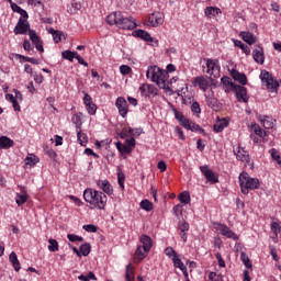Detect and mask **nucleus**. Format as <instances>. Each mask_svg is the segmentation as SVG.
I'll return each mask as SVG.
<instances>
[{"mask_svg":"<svg viewBox=\"0 0 281 281\" xmlns=\"http://www.w3.org/2000/svg\"><path fill=\"white\" fill-rule=\"evenodd\" d=\"M109 25H116L120 30H135L137 22L133 16L124 18L122 11H114L106 16Z\"/></svg>","mask_w":281,"mask_h":281,"instance_id":"1","label":"nucleus"},{"mask_svg":"<svg viewBox=\"0 0 281 281\" xmlns=\"http://www.w3.org/2000/svg\"><path fill=\"white\" fill-rule=\"evenodd\" d=\"M231 76H232L233 80H235L236 82H239V85H241L243 87H245V85H247V75L246 74L239 72L236 69H232Z\"/></svg>","mask_w":281,"mask_h":281,"instance_id":"16","label":"nucleus"},{"mask_svg":"<svg viewBox=\"0 0 281 281\" xmlns=\"http://www.w3.org/2000/svg\"><path fill=\"white\" fill-rule=\"evenodd\" d=\"M53 40L55 41V43H60V41H63V33L57 31L53 34Z\"/></svg>","mask_w":281,"mask_h":281,"instance_id":"61","label":"nucleus"},{"mask_svg":"<svg viewBox=\"0 0 281 281\" xmlns=\"http://www.w3.org/2000/svg\"><path fill=\"white\" fill-rule=\"evenodd\" d=\"M200 170L209 183H218V176L207 166H201Z\"/></svg>","mask_w":281,"mask_h":281,"instance_id":"11","label":"nucleus"},{"mask_svg":"<svg viewBox=\"0 0 281 281\" xmlns=\"http://www.w3.org/2000/svg\"><path fill=\"white\" fill-rule=\"evenodd\" d=\"M14 146V140L9 138L8 136L0 137V150H8Z\"/></svg>","mask_w":281,"mask_h":281,"instance_id":"23","label":"nucleus"},{"mask_svg":"<svg viewBox=\"0 0 281 281\" xmlns=\"http://www.w3.org/2000/svg\"><path fill=\"white\" fill-rule=\"evenodd\" d=\"M133 127H123L121 133L119 134L121 139H126V137H132Z\"/></svg>","mask_w":281,"mask_h":281,"instance_id":"38","label":"nucleus"},{"mask_svg":"<svg viewBox=\"0 0 281 281\" xmlns=\"http://www.w3.org/2000/svg\"><path fill=\"white\" fill-rule=\"evenodd\" d=\"M48 243H49L48 251H52V252L58 251V240L50 238L48 239Z\"/></svg>","mask_w":281,"mask_h":281,"instance_id":"42","label":"nucleus"},{"mask_svg":"<svg viewBox=\"0 0 281 281\" xmlns=\"http://www.w3.org/2000/svg\"><path fill=\"white\" fill-rule=\"evenodd\" d=\"M173 212H175V215L177 216V218H179V216H181V214L183 212V205L178 204V205L173 206Z\"/></svg>","mask_w":281,"mask_h":281,"instance_id":"55","label":"nucleus"},{"mask_svg":"<svg viewBox=\"0 0 281 281\" xmlns=\"http://www.w3.org/2000/svg\"><path fill=\"white\" fill-rule=\"evenodd\" d=\"M204 63H206V74L209 76H213V78L221 76V65H218V60L204 58Z\"/></svg>","mask_w":281,"mask_h":281,"instance_id":"6","label":"nucleus"},{"mask_svg":"<svg viewBox=\"0 0 281 281\" xmlns=\"http://www.w3.org/2000/svg\"><path fill=\"white\" fill-rule=\"evenodd\" d=\"M86 109H87L89 115H95V113L98 111V105H95V103H90V104L86 105Z\"/></svg>","mask_w":281,"mask_h":281,"instance_id":"48","label":"nucleus"},{"mask_svg":"<svg viewBox=\"0 0 281 281\" xmlns=\"http://www.w3.org/2000/svg\"><path fill=\"white\" fill-rule=\"evenodd\" d=\"M146 76L151 82H156L159 89H168V71L161 70L157 66H149Z\"/></svg>","mask_w":281,"mask_h":281,"instance_id":"3","label":"nucleus"},{"mask_svg":"<svg viewBox=\"0 0 281 281\" xmlns=\"http://www.w3.org/2000/svg\"><path fill=\"white\" fill-rule=\"evenodd\" d=\"M236 94L238 102H245L247 104L249 102V95H247V88L244 86L237 85L233 88V90Z\"/></svg>","mask_w":281,"mask_h":281,"instance_id":"9","label":"nucleus"},{"mask_svg":"<svg viewBox=\"0 0 281 281\" xmlns=\"http://www.w3.org/2000/svg\"><path fill=\"white\" fill-rule=\"evenodd\" d=\"M27 199H29V195L25 192L16 193L15 195L16 205H19V207H21V205H25V203H27Z\"/></svg>","mask_w":281,"mask_h":281,"instance_id":"29","label":"nucleus"},{"mask_svg":"<svg viewBox=\"0 0 281 281\" xmlns=\"http://www.w3.org/2000/svg\"><path fill=\"white\" fill-rule=\"evenodd\" d=\"M67 238L70 240V243H82L85 240V238L74 234H68Z\"/></svg>","mask_w":281,"mask_h":281,"instance_id":"47","label":"nucleus"},{"mask_svg":"<svg viewBox=\"0 0 281 281\" xmlns=\"http://www.w3.org/2000/svg\"><path fill=\"white\" fill-rule=\"evenodd\" d=\"M222 83L224 85V87H229L231 91L234 90V88L237 86V83H235L234 81H232V78L224 76L222 77Z\"/></svg>","mask_w":281,"mask_h":281,"instance_id":"35","label":"nucleus"},{"mask_svg":"<svg viewBox=\"0 0 281 281\" xmlns=\"http://www.w3.org/2000/svg\"><path fill=\"white\" fill-rule=\"evenodd\" d=\"M252 58L258 65H265V49L260 46L252 50Z\"/></svg>","mask_w":281,"mask_h":281,"instance_id":"18","label":"nucleus"},{"mask_svg":"<svg viewBox=\"0 0 281 281\" xmlns=\"http://www.w3.org/2000/svg\"><path fill=\"white\" fill-rule=\"evenodd\" d=\"M183 128H187V131H192V133H200L202 135H207L205 133V130H203L199 124L188 120L187 123H184Z\"/></svg>","mask_w":281,"mask_h":281,"instance_id":"19","label":"nucleus"},{"mask_svg":"<svg viewBox=\"0 0 281 281\" xmlns=\"http://www.w3.org/2000/svg\"><path fill=\"white\" fill-rule=\"evenodd\" d=\"M10 262L13 265L14 271H21V262H19V257L16 252H11L9 256Z\"/></svg>","mask_w":281,"mask_h":281,"instance_id":"28","label":"nucleus"},{"mask_svg":"<svg viewBox=\"0 0 281 281\" xmlns=\"http://www.w3.org/2000/svg\"><path fill=\"white\" fill-rule=\"evenodd\" d=\"M240 36L248 45H254L256 43V36L250 32H241Z\"/></svg>","mask_w":281,"mask_h":281,"instance_id":"27","label":"nucleus"},{"mask_svg":"<svg viewBox=\"0 0 281 281\" xmlns=\"http://www.w3.org/2000/svg\"><path fill=\"white\" fill-rule=\"evenodd\" d=\"M83 229L86 232H90L92 234H95V232H98V226H95L93 224H88V225H83Z\"/></svg>","mask_w":281,"mask_h":281,"instance_id":"54","label":"nucleus"},{"mask_svg":"<svg viewBox=\"0 0 281 281\" xmlns=\"http://www.w3.org/2000/svg\"><path fill=\"white\" fill-rule=\"evenodd\" d=\"M132 71L133 69L128 65L120 66V72L122 74V76H128V74H131Z\"/></svg>","mask_w":281,"mask_h":281,"instance_id":"49","label":"nucleus"},{"mask_svg":"<svg viewBox=\"0 0 281 281\" xmlns=\"http://www.w3.org/2000/svg\"><path fill=\"white\" fill-rule=\"evenodd\" d=\"M29 5H34V8L41 5V8H45V4H43V1L41 0H29L27 1Z\"/></svg>","mask_w":281,"mask_h":281,"instance_id":"57","label":"nucleus"},{"mask_svg":"<svg viewBox=\"0 0 281 281\" xmlns=\"http://www.w3.org/2000/svg\"><path fill=\"white\" fill-rule=\"evenodd\" d=\"M234 44L235 47H239V49H241L244 54H246V56H249V54H251V49L249 48V46L243 44V42L235 40Z\"/></svg>","mask_w":281,"mask_h":281,"instance_id":"34","label":"nucleus"},{"mask_svg":"<svg viewBox=\"0 0 281 281\" xmlns=\"http://www.w3.org/2000/svg\"><path fill=\"white\" fill-rule=\"evenodd\" d=\"M214 247H216V249H221L223 247V239H221V237H214Z\"/></svg>","mask_w":281,"mask_h":281,"instance_id":"62","label":"nucleus"},{"mask_svg":"<svg viewBox=\"0 0 281 281\" xmlns=\"http://www.w3.org/2000/svg\"><path fill=\"white\" fill-rule=\"evenodd\" d=\"M149 250L144 249V246H138L136 248L134 258L137 262H142L146 256H148Z\"/></svg>","mask_w":281,"mask_h":281,"instance_id":"24","label":"nucleus"},{"mask_svg":"<svg viewBox=\"0 0 281 281\" xmlns=\"http://www.w3.org/2000/svg\"><path fill=\"white\" fill-rule=\"evenodd\" d=\"M263 126L265 128H273V123L269 121V116H265Z\"/></svg>","mask_w":281,"mask_h":281,"instance_id":"64","label":"nucleus"},{"mask_svg":"<svg viewBox=\"0 0 281 281\" xmlns=\"http://www.w3.org/2000/svg\"><path fill=\"white\" fill-rule=\"evenodd\" d=\"M116 148L120 153H124L125 155H130V153H133L131 147L117 142L116 143Z\"/></svg>","mask_w":281,"mask_h":281,"instance_id":"40","label":"nucleus"},{"mask_svg":"<svg viewBox=\"0 0 281 281\" xmlns=\"http://www.w3.org/2000/svg\"><path fill=\"white\" fill-rule=\"evenodd\" d=\"M165 254L168 256V258H177V256H179V254H177L172 247H167L165 249Z\"/></svg>","mask_w":281,"mask_h":281,"instance_id":"50","label":"nucleus"},{"mask_svg":"<svg viewBox=\"0 0 281 281\" xmlns=\"http://www.w3.org/2000/svg\"><path fill=\"white\" fill-rule=\"evenodd\" d=\"M30 22H27V20L20 18L13 32L15 35H23V34H27V32H30Z\"/></svg>","mask_w":281,"mask_h":281,"instance_id":"10","label":"nucleus"},{"mask_svg":"<svg viewBox=\"0 0 281 281\" xmlns=\"http://www.w3.org/2000/svg\"><path fill=\"white\" fill-rule=\"evenodd\" d=\"M75 58H76V60H78L79 65H83V67H89V63L85 61V58L79 56L78 53Z\"/></svg>","mask_w":281,"mask_h":281,"instance_id":"63","label":"nucleus"},{"mask_svg":"<svg viewBox=\"0 0 281 281\" xmlns=\"http://www.w3.org/2000/svg\"><path fill=\"white\" fill-rule=\"evenodd\" d=\"M240 260L246 269H251V267H252L251 260H249V256H247V254L241 252Z\"/></svg>","mask_w":281,"mask_h":281,"instance_id":"39","label":"nucleus"},{"mask_svg":"<svg viewBox=\"0 0 281 281\" xmlns=\"http://www.w3.org/2000/svg\"><path fill=\"white\" fill-rule=\"evenodd\" d=\"M142 210H145L146 212H150L153 210V202L148 200H143L140 202Z\"/></svg>","mask_w":281,"mask_h":281,"instance_id":"43","label":"nucleus"},{"mask_svg":"<svg viewBox=\"0 0 281 281\" xmlns=\"http://www.w3.org/2000/svg\"><path fill=\"white\" fill-rule=\"evenodd\" d=\"M171 260H172V262H173V266H175L176 268L180 269V271H181V269H184V268H186V265H183V261H181V260L179 259V256H177L176 258H171Z\"/></svg>","mask_w":281,"mask_h":281,"instance_id":"46","label":"nucleus"},{"mask_svg":"<svg viewBox=\"0 0 281 281\" xmlns=\"http://www.w3.org/2000/svg\"><path fill=\"white\" fill-rule=\"evenodd\" d=\"M169 106L176 117V120H178L180 126H184L186 124H188V120L183 113L179 112V110H177V108H175V105H172L171 103H169Z\"/></svg>","mask_w":281,"mask_h":281,"instance_id":"20","label":"nucleus"},{"mask_svg":"<svg viewBox=\"0 0 281 281\" xmlns=\"http://www.w3.org/2000/svg\"><path fill=\"white\" fill-rule=\"evenodd\" d=\"M228 126H229V119L224 117L215 122V124L213 125V130L215 133H223V131H225V128H227Z\"/></svg>","mask_w":281,"mask_h":281,"instance_id":"17","label":"nucleus"},{"mask_svg":"<svg viewBox=\"0 0 281 281\" xmlns=\"http://www.w3.org/2000/svg\"><path fill=\"white\" fill-rule=\"evenodd\" d=\"M115 106L121 116L126 117V115H128V102H126L124 97H119L116 99Z\"/></svg>","mask_w":281,"mask_h":281,"instance_id":"13","label":"nucleus"},{"mask_svg":"<svg viewBox=\"0 0 281 281\" xmlns=\"http://www.w3.org/2000/svg\"><path fill=\"white\" fill-rule=\"evenodd\" d=\"M235 155L239 161H246L248 166H252L251 158H249V153L245 151V149H238Z\"/></svg>","mask_w":281,"mask_h":281,"instance_id":"22","label":"nucleus"},{"mask_svg":"<svg viewBox=\"0 0 281 281\" xmlns=\"http://www.w3.org/2000/svg\"><path fill=\"white\" fill-rule=\"evenodd\" d=\"M206 104L210 106V109H213V111H218V99L214 97H206Z\"/></svg>","mask_w":281,"mask_h":281,"instance_id":"31","label":"nucleus"},{"mask_svg":"<svg viewBox=\"0 0 281 281\" xmlns=\"http://www.w3.org/2000/svg\"><path fill=\"white\" fill-rule=\"evenodd\" d=\"M260 80L267 87L268 91H278V87H280L278 80L273 79V75L267 70H261Z\"/></svg>","mask_w":281,"mask_h":281,"instance_id":"5","label":"nucleus"},{"mask_svg":"<svg viewBox=\"0 0 281 281\" xmlns=\"http://www.w3.org/2000/svg\"><path fill=\"white\" fill-rule=\"evenodd\" d=\"M97 186L99 190H102L109 196L113 194V186H111V182H109V180H98Z\"/></svg>","mask_w":281,"mask_h":281,"instance_id":"15","label":"nucleus"},{"mask_svg":"<svg viewBox=\"0 0 281 281\" xmlns=\"http://www.w3.org/2000/svg\"><path fill=\"white\" fill-rule=\"evenodd\" d=\"M83 104L87 106L89 104H93V99L89 95V93H85L83 95Z\"/></svg>","mask_w":281,"mask_h":281,"instance_id":"60","label":"nucleus"},{"mask_svg":"<svg viewBox=\"0 0 281 281\" xmlns=\"http://www.w3.org/2000/svg\"><path fill=\"white\" fill-rule=\"evenodd\" d=\"M147 25H149V27H159V25H164V13L159 11L150 13L147 16Z\"/></svg>","mask_w":281,"mask_h":281,"instance_id":"7","label":"nucleus"},{"mask_svg":"<svg viewBox=\"0 0 281 281\" xmlns=\"http://www.w3.org/2000/svg\"><path fill=\"white\" fill-rule=\"evenodd\" d=\"M134 36H137V38L146 41V43H153V36H150V34L144 30L134 31Z\"/></svg>","mask_w":281,"mask_h":281,"instance_id":"26","label":"nucleus"},{"mask_svg":"<svg viewBox=\"0 0 281 281\" xmlns=\"http://www.w3.org/2000/svg\"><path fill=\"white\" fill-rule=\"evenodd\" d=\"M131 138H127L125 140V146H127L128 148H131V150H133V148H135V145H136V140H135V137L133 136H130Z\"/></svg>","mask_w":281,"mask_h":281,"instance_id":"53","label":"nucleus"},{"mask_svg":"<svg viewBox=\"0 0 281 281\" xmlns=\"http://www.w3.org/2000/svg\"><path fill=\"white\" fill-rule=\"evenodd\" d=\"M78 53L71 50H64L61 56L65 60H69V63H74V58H76Z\"/></svg>","mask_w":281,"mask_h":281,"instance_id":"36","label":"nucleus"},{"mask_svg":"<svg viewBox=\"0 0 281 281\" xmlns=\"http://www.w3.org/2000/svg\"><path fill=\"white\" fill-rule=\"evenodd\" d=\"M193 87H199L202 91H207L209 87H210V81L203 77H195L192 81Z\"/></svg>","mask_w":281,"mask_h":281,"instance_id":"14","label":"nucleus"},{"mask_svg":"<svg viewBox=\"0 0 281 281\" xmlns=\"http://www.w3.org/2000/svg\"><path fill=\"white\" fill-rule=\"evenodd\" d=\"M215 258L218 262V267L225 268V260L223 259L221 252L215 254Z\"/></svg>","mask_w":281,"mask_h":281,"instance_id":"56","label":"nucleus"},{"mask_svg":"<svg viewBox=\"0 0 281 281\" xmlns=\"http://www.w3.org/2000/svg\"><path fill=\"white\" fill-rule=\"evenodd\" d=\"M180 203H184V205H188L192 199L190 198V192L183 191L178 196Z\"/></svg>","mask_w":281,"mask_h":281,"instance_id":"33","label":"nucleus"},{"mask_svg":"<svg viewBox=\"0 0 281 281\" xmlns=\"http://www.w3.org/2000/svg\"><path fill=\"white\" fill-rule=\"evenodd\" d=\"M125 278H126V281L135 280V267H133L132 263L126 266Z\"/></svg>","mask_w":281,"mask_h":281,"instance_id":"30","label":"nucleus"},{"mask_svg":"<svg viewBox=\"0 0 281 281\" xmlns=\"http://www.w3.org/2000/svg\"><path fill=\"white\" fill-rule=\"evenodd\" d=\"M209 281H223V276L217 274L216 272H210Z\"/></svg>","mask_w":281,"mask_h":281,"instance_id":"52","label":"nucleus"},{"mask_svg":"<svg viewBox=\"0 0 281 281\" xmlns=\"http://www.w3.org/2000/svg\"><path fill=\"white\" fill-rule=\"evenodd\" d=\"M77 139L81 146H87V143L89 142L87 134L80 131L77 133Z\"/></svg>","mask_w":281,"mask_h":281,"instance_id":"37","label":"nucleus"},{"mask_svg":"<svg viewBox=\"0 0 281 281\" xmlns=\"http://www.w3.org/2000/svg\"><path fill=\"white\" fill-rule=\"evenodd\" d=\"M78 280L90 281V280H98V278L95 277V273L89 272L88 276H85V274L79 276Z\"/></svg>","mask_w":281,"mask_h":281,"instance_id":"44","label":"nucleus"},{"mask_svg":"<svg viewBox=\"0 0 281 281\" xmlns=\"http://www.w3.org/2000/svg\"><path fill=\"white\" fill-rule=\"evenodd\" d=\"M139 243L142 244L140 247L145 249L146 251H150L153 249V238L148 235H140Z\"/></svg>","mask_w":281,"mask_h":281,"instance_id":"21","label":"nucleus"},{"mask_svg":"<svg viewBox=\"0 0 281 281\" xmlns=\"http://www.w3.org/2000/svg\"><path fill=\"white\" fill-rule=\"evenodd\" d=\"M271 232H273L274 234V237H272V240H278V234H280L281 232V225H280V222H272L271 225Z\"/></svg>","mask_w":281,"mask_h":281,"instance_id":"32","label":"nucleus"},{"mask_svg":"<svg viewBox=\"0 0 281 281\" xmlns=\"http://www.w3.org/2000/svg\"><path fill=\"white\" fill-rule=\"evenodd\" d=\"M192 113H201V105L199 102L194 101L191 105Z\"/></svg>","mask_w":281,"mask_h":281,"instance_id":"58","label":"nucleus"},{"mask_svg":"<svg viewBox=\"0 0 281 281\" xmlns=\"http://www.w3.org/2000/svg\"><path fill=\"white\" fill-rule=\"evenodd\" d=\"M178 229L180 232H190V224L188 222H179Z\"/></svg>","mask_w":281,"mask_h":281,"instance_id":"51","label":"nucleus"},{"mask_svg":"<svg viewBox=\"0 0 281 281\" xmlns=\"http://www.w3.org/2000/svg\"><path fill=\"white\" fill-rule=\"evenodd\" d=\"M214 227L217 229V232L222 234V236H225L226 238H232L233 240H238V235L229 229L227 225L215 223Z\"/></svg>","mask_w":281,"mask_h":281,"instance_id":"8","label":"nucleus"},{"mask_svg":"<svg viewBox=\"0 0 281 281\" xmlns=\"http://www.w3.org/2000/svg\"><path fill=\"white\" fill-rule=\"evenodd\" d=\"M80 254L89 256L91 254V244H82L79 248Z\"/></svg>","mask_w":281,"mask_h":281,"instance_id":"41","label":"nucleus"},{"mask_svg":"<svg viewBox=\"0 0 281 281\" xmlns=\"http://www.w3.org/2000/svg\"><path fill=\"white\" fill-rule=\"evenodd\" d=\"M241 193L249 194L251 190H258L260 188V180L258 178L249 177V173L241 172L238 177Z\"/></svg>","mask_w":281,"mask_h":281,"instance_id":"4","label":"nucleus"},{"mask_svg":"<svg viewBox=\"0 0 281 281\" xmlns=\"http://www.w3.org/2000/svg\"><path fill=\"white\" fill-rule=\"evenodd\" d=\"M117 181H119V186L122 190H124V181H126V176L124 175V172H121L119 169L117 172Z\"/></svg>","mask_w":281,"mask_h":281,"instance_id":"45","label":"nucleus"},{"mask_svg":"<svg viewBox=\"0 0 281 281\" xmlns=\"http://www.w3.org/2000/svg\"><path fill=\"white\" fill-rule=\"evenodd\" d=\"M83 199L86 203L97 207V210H104V207H106L108 198L102 191L86 189L83 192Z\"/></svg>","mask_w":281,"mask_h":281,"instance_id":"2","label":"nucleus"},{"mask_svg":"<svg viewBox=\"0 0 281 281\" xmlns=\"http://www.w3.org/2000/svg\"><path fill=\"white\" fill-rule=\"evenodd\" d=\"M204 14L207 19H216L217 14H221V9L216 7H206L204 9Z\"/></svg>","mask_w":281,"mask_h":281,"instance_id":"25","label":"nucleus"},{"mask_svg":"<svg viewBox=\"0 0 281 281\" xmlns=\"http://www.w3.org/2000/svg\"><path fill=\"white\" fill-rule=\"evenodd\" d=\"M29 36H30V41L33 43V45H35V48L37 49V52L43 54V52H45V48L43 47V40H41V36L36 34V31L29 30Z\"/></svg>","mask_w":281,"mask_h":281,"instance_id":"12","label":"nucleus"},{"mask_svg":"<svg viewBox=\"0 0 281 281\" xmlns=\"http://www.w3.org/2000/svg\"><path fill=\"white\" fill-rule=\"evenodd\" d=\"M23 48L25 49V52H32L34 49V46H32L29 40H24Z\"/></svg>","mask_w":281,"mask_h":281,"instance_id":"59","label":"nucleus"}]
</instances>
